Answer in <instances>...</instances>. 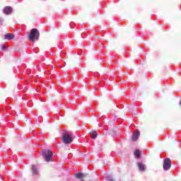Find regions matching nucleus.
I'll return each instance as SVG.
<instances>
[{
	"label": "nucleus",
	"mask_w": 181,
	"mask_h": 181,
	"mask_svg": "<svg viewBox=\"0 0 181 181\" xmlns=\"http://www.w3.org/2000/svg\"><path fill=\"white\" fill-rule=\"evenodd\" d=\"M40 37V33L36 28H33L30 31L29 36H28V37L31 42H35V40H39Z\"/></svg>",
	"instance_id": "nucleus-1"
},
{
	"label": "nucleus",
	"mask_w": 181,
	"mask_h": 181,
	"mask_svg": "<svg viewBox=\"0 0 181 181\" xmlns=\"http://www.w3.org/2000/svg\"><path fill=\"white\" fill-rule=\"evenodd\" d=\"M42 156H44V159L45 162H50L52 160V158L53 157V152L49 150H42Z\"/></svg>",
	"instance_id": "nucleus-2"
},
{
	"label": "nucleus",
	"mask_w": 181,
	"mask_h": 181,
	"mask_svg": "<svg viewBox=\"0 0 181 181\" xmlns=\"http://www.w3.org/2000/svg\"><path fill=\"white\" fill-rule=\"evenodd\" d=\"M64 144L69 145V144H71L73 142V138H71V134L69 133H65L62 138Z\"/></svg>",
	"instance_id": "nucleus-3"
},
{
	"label": "nucleus",
	"mask_w": 181,
	"mask_h": 181,
	"mask_svg": "<svg viewBox=\"0 0 181 181\" xmlns=\"http://www.w3.org/2000/svg\"><path fill=\"white\" fill-rule=\"evenodd\" d=\"M172 166V162L170 158H165L163 163V169L164 170H169Z\"/></svg>",
	"instance_id": "nucleus-4"
},
{
	"label": "nucleus",
	"mask_w": 181,
	"mask_h": 181,
	"mask_svg": "<svg viewBox=\"0 0 181 181\" xmlns=\"http://www.w3.org/2000/svg\"><path fill=\"white\" fill-rule=\"evenodd\" d=\"M13 11V9L12 8V7L8 6L4 7L3 12L5 15H11Z\"/></svg>",
	"instance_id": "nucleus-5"
},
{
	"label": "nucleus",
	"mask_w": 181,
	"mask_h": 181,
	"mask_svg": "<svg viewBox=\"0 0 181 181\" xmlns=\"http://www.w3.org/2000/svg\"><path fill=\"white\" fill-rule=\"evenodd\" d=\"M139 135H141V132H139V130H136L133 133L132 140L134 141H138V138H139Z\"/></svg>",
	"instance_id": "nucleus-6"
},
{
	"label": "nucleus",
	"mask_w": 181,
	"mask_h": 181,
	"mask_svg": "<svg viewBox=\"0 0 181 181\" xmlns=\"http://www.w3.org/2000/svg\"><path fill=\"white\" fill-rule=\"evenodd\" d=\"M4 39L6 40H12V39H15V35L13 33H7L4 35Z\"/></svg>",
	"instance_id": "nucleus-7"
},
{
	"label": "nucleus",
	"mask_w": 181,
	"mask_h": 181,
	"mask_svg": "<svg viewBox=\"0 0 181 181\" xmlns=\"http://www.w3.org/2000/svg\"><path fill=\"white\" fill-rule=\"evenodd\" d=\"M137 166L141 172H145V164L142 163H137Z\"/></svg>",
	"instance_id": "nucleus-8"
},
{
	"label": "nucleus",
	"mask_w": 181,
	"mask_h": 181,
	"mask_svg": "<svg viewBox=\"0 0 181 181\" xmlns=\"http://www.w3.org/2000/svg\"><path fill=\"white\" fill-rule=\"evenodd\" d=\"M75 176L76 179H79V180L84 179V177H86V175L81 173H78L77 174H76Z\"/></svg>",
	"instance_id": "nucleus-9"
},
{
	"label": "nucleus",
	"mask_w": 181,
	"mask_h": 181,
	"mask_svg": "<svg viewBox=\"0 0 181 181\" xmlns=\"http://www.w3.org/2000/svg\"><path fill=\"white\" fill-rule=\"evenodd\" d=\"M134 156H135V158H141V151L136 150L134 152Z\"/></svg>",
	"instance_id": "nucleus-10"
},
{
	"label": "nucleus",
	"mask_w": 181,
	"mask_h": 181,
	"mask_svg": "<svg viewBox=\"0 0 181 181\" xmlns=\"http://www.w3.org/2000/svg\"><path fill=\"white\" fill-rule=\"evenodd\" d=\"M32 170L33 175H39V172H37V168L35 165H33Z\"/></svg>",
	"instance_id": "nucleus-11"
},
{
	"label": "nucleus",
	"mask_w": 181,
	"mask_h": 181,
	"mask_svg": "<svg viewBox=\"0 0 181 181\" xmlns=\"http://www.w3.org/2000/svg\"><path fill=\"white\" fill-rule=\"evenodd\" d=\"M90 135H91L93 139H95L98 134H97V132L93 131V132H90Z\"/></svg>",
	"instance_id": "nucleus-12"
},
{
	"label": "nucleus",
	"mask_w": 181,
	"mask_h": 181,
	"mask_svg": "<svg viewBox=\"0 0 181 181\" xmlns=\"http://www.w3.org/2000/svg\"><path fill=\"white\" fill-rule=\"evenodd\" d=\"M0 49L1 50H6V47L5 45H1Z\"/></svg>",
	"instance_id": "nucleus-13"
},
{
	"label": "nucleus",
	"mask_w": 181,
	"mask_h": 181,
	"mask_svg": "<svg viewBox=\"0 0 181 181\" xmlns=\"http://www.w3.org/2000/svg\"><path fill=\"white\" fill-rule=\"evenodd\" d=\"M2 23V18H0V24Z\"/></svg>",
	"instance_id": "nucleus-14"
},
{
	"label": "nucleus",
	"mask_w": 181,
	"mask_h": 181,
	"mask_svg": "<svg viewBox=\"0 0 181 181\" xmlns=\"http://www.w3.org/2000/svg\"><path fill=\"white\" fill-rule=\"evenodd\" d=\"M33 1V2H35V1H37V0H32Z\"/></svg>",
	"instance_id": "nucleus-15"
},
{
	"label": "nucleus",
	"mask_w": 181,
	"mask_h": 181,
	"mask_svg": "<svg viewBox=\"0 0 181 181\" xmlns=\"http://www.w3.org/2000/svg\"><path fill=\"white\" fill-rule=\"evenodd\" d=\"M0 118H2V115H0Z\"/></svg>",
	"instance_id": "nucleus-16"
}]
</instances>
